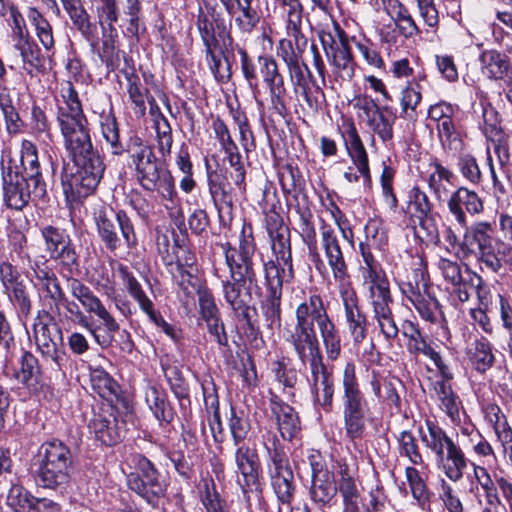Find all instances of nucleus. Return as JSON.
Listing matches in <instances>:
<instances>
[{
	"label": "nucleus",
	"instance_id": "obj_31",
	"mask_svg": "<svg viewBox=\"0 0 512 512\" xmlns=\"http://www.w3.org/2000/svg\"><path fill=\"white\" fill-rule=\"evenodd\" d=\"M363 286L372 314L392 309L394 300L386 275L374 276L372 279L364 280Z\"/></svg>",
	"mask_w": 512,
	"mask_h": 512
},
{
	"label": "nucleus",
	"instance_id": "obj_40",
	"mask_svg": "<svg viewBox=\"0 0 512 512\" xmlns=\"http://www.w3.org/2000/svg\"><path fill=\"white\" fill-rule=\"evenodd\" d=\"M145 402L159 422L166 424L172 422L174 410L164 390L155 385H149L145 390Z\"/></svg>",
	"mask_w": 512,
	"mask_h": 512
},
{
	"label": "nucleus",
	"instance_id": "obj_55",
	"mask_svg": "<svg viewBox=\"0 0 512 512\" xmlns=\"http://www.w3.org/2000/svg\"><path fill=\"white\" fill-rule=\"evenodd\" d=\"M400 457L407 458L412 465H423L424 459L416 438L409 430H403L396 438Z\"/></svg>",
	"mask_w": 512,
	"mask_h": 512
},
{
	"label": "nucleus",
	"instance_id": "obj_34",
	"mask_svg": "<svg viewBox=\"0 0 512 512\" xmlns=\"http://www.w3.org/2000/svg\"><path fill=\"white\" fill-rule=\"evenodd\" d=\"M436 461L444 475L452 482H458L463 478L469 463L464 451L456 443L443 453L442 459Z\"/></svg>",
	"mask_w": 512,
	"mask_h": 512
},
{
	"label": "nucleus",
	"instance_id": "obj_13",
	"mask_svg": "<svg viewBox=\"0 0 512 512\" xmlns=\"http://www.w3.org/2000/svg\"><path fill=\"white\" fill-rule=\"evenodd\" d=\"M400 290L424 321L436 323L442 316L439 301L430 292L423 269H414L411 276L401 282Z\"/></svg>",
	"mask_w": 512,
	"mask_h": 512
},
{
	"label": "nucleus",
	"instance_id": "obj_14",
	"mask_svg": "<svg viewBox=\"0 0 512 512\" xmlns=\"http://www.w3.org/2000/svg\"><path fill=\"white\" fill-rule=\"evenodd\" d=\"M31 281L37 290L40 301L53 313H60L61 302L65 301V292L54 270L44 257L30 262Z\"/></svg>",
	"mask_w": 512,
	"mask_h": 512
},
{
	"label": "nucleus",
	"instance_id": "obj_37",
	"mask_svg": "<svg viewBox=\"0 0 512 512\" xmlns=\"http://www.w3.org/2000/svg\"><path fill=\"white\" fill-rule=\"evenodd\" d=\"M447 379L435 381L433 389L439 401V408L443 411L451 422L456 423L460 420V408L462 402L454 392Z\"/></svg>",
	"mask_w": 512,
	"mask_h": 512
},
{
	"label": "nucleus",
	"instance_id": "obj_15",
	"mask_svg": "<svg viewBox=\"0 0 512 512\" xmlns=\"http://www.w3.org/2000/svg\"><path fill=\"white\" fill-rule=\"evenodd\" d=\"M340 133L347 155L357 169V171H354L352 167H348L343 175L345 180L349 183H356L362 177L365 183L370 184L371 174L368 153L354 121L352 119L345 120L340 128Z\"/></svg>",
	"mask_w": 512,
	"mask_h": 512
},
{
	"label": "nucleus",
	"instance_id": "obj_46",
	"mask_svg": "<svg viewBox=\"0 0 512 512\" xmlns=\"http://www.w3.org/2000/svg\"><path fill=\"white\" fill-rule=\"evenodd\" d=\"M436 130L441 148L445 154L455 156L462 150L464 142L454 120L436 125Z\"/></svg>",
	"mask_w": 512,
	"mask_h": 512
},
{
	"label": "nucleus",
	"instance_id": "obj_48",
	"mask_svg": "<svg viewBox=\"0 0 512 512\" xmlns=\"http://www.w3.org/2000/svg\"><path fill=\"white\" fill-rule=\"evenodd\" d=\"M17 379L33 389L38 390L40 367L37 358L30 352H24L20 359V368L16 373Z\"/></svg>",
	"mask_w": 512,
	"mask_h": 512
},
{
	"label": "nucleus",
	"instance_id": "obj_10",
	"mask_svg": "<svg viewBox=\"0 0 512 512\" xmlns=\"http://www.w3.org/2000/svg\"><path fill=\"white\" fill-rule=\"evenodd\" d=\"M125 464L135 471L127 475V485L148 504L157 506L165 495L166 485L160 480V475L152 462L141 454H130Z\"/></svg>",
	"mask_w": 512,
	"mask_h": 512
},
{
	"label": "nucleus",
	"instance_id": "obj_3",
	"mask_svg": "<svg viewBox=\"0 0 512 512\" xmlns=\"http://www.w3.org/2000/svg\"><path fill=\"white\" fill-rule=\"evenodd\" d=\"M297 214L299 216L301 237L308 248L309 260L317 272L325 276L328 269H330L337 289L352 285L348 266L335 229L326 222H321L319 249L316 240V229L312 222V212L307 207L298 206Z\"/></svg>",
	"mask_w": 512,
	"mask_h": 512
},
{
	"label": "nucleus",
	"instance_id": "obj_23",
	"mask_svg": "<svg viewBox=\"0 0 512 512\" xmlns=\"http://www.w3.org/2000/svg\"><path fill=\"white\" fill-rule=\"evenodd\" d=\"M433 205L428 195L419 187H413L408 193V200L404 212L411 222L426 232L428 240L437 238V228L433 223L431 212Z\"/></svg>",
	"mask_w": 512,
	"mask_h": 512
},
{
	"label": "nucleus",
	"instance_id": "obj_12",
	"mask_svg": "<svg viewBox=\"0 0 512 512\" xmlns=\"http://www.w3.org/2000/svg\"><path fill=\"white\" fill-rule=\"evenodd\" d=\"M243 227L239 246L233 247L229 242L221 244L225 255V262L229 268L232 279H248L250 285L257 284V274L253 262L256 244L251 227Z\"/></svg>",
	"mask_w": 512,
	"mask_h": 512
},
{
	"label": "nucleus",
	"instance_id": "obj_9",
	"mask_svg": "<svg viewBox=\"0 0 512 512\" xmlns=\"http://www.w3.org/2000/svg\"><path fill=\"white\" fill-rule=\"evenodd\" d=\"M93 218L98 235L109 251L115 252L121 247L117 228L127 248H134L137 245L134 225L124 210L114 212L112 208L101 205L95 209Z\"/></svg>",
	"mask_w": 512,
	"mask_h": 512
},
{
	"label": "nucleus",
	"instance_id": "obj_16",
	"mask_svg": "<svg viewBox=\"0 0 512 512\" xmlns=\"http://www.w3.org/2000/svg\"><path fill=\"white\" fill-rule=\"evenodd\" d=\"M116 272L122 282L124 289L138 304L140 310L148 316L150 321L161 328L162 331L171 339H177V332L175 328L166 322L161 314L155 310L153 301L148 297L141 283L130 271L129 267L119 263L117 265Z\"/></svg>",
	"mask_w": 512,
	"mask_h": 512
},
{
	"label": "nucleus",
	"instance_id": "obj_2",
	"mask_svg": "<svg viewBox=\"0 0 512 512\" xmlns=\"http://www.w3.org/2000/svg\"><path fill=\"white\" fill-rule=\"evenodd\" d=\"M59 97L56 121L64 147L77 167L75 173L63 182V189L67 198L80 201L96 190L103 177L105 165L93 147L88 119L78 92L70 81L61 84Z\"/></svg>",
	"mask_w": 512,
	"mask_h": 512
},
{
	"label": "nucleus",
	"instance_id": "obj_28",
	"mask_svg": "<svg viewBox=\"0 0 512 512\" xmlns=\"http://www.w3.org/2000/svg\"><path fill=\"white\" fill-rule=\"evenodd\" d=\"M20 165L19 176L33 183L35 186L34 192L38 195L47 193L46 183L40 171L37 148L29 140H23L21 143Z\"/></svg>",
	"mask_w": 512,
	"mask_h": 512
},
{
	"label": "nucleus",
	"instance_id": "obj_53",
	"mask_svg": "<svg viewBox=\"0 0 512 512\" xmlns=\"http://www.w3.org/2000/svg\"><path fill=\"white\" fill-rule=\"evenodd\" d=\"M338 490L343 499V512H360V493L354 479L346 472H341Z\"/></svg>",
	"mask_w": 512,
	"mask_h": 512
},
{
	"label": "nucleus",
	"instance_id": "obj_38",
	"mask_svg": "<svg viewBox=\"0 0 512 512\" xmlns=\"http://www.w3.org/2000/svg\"><path fill=\"white\" fill-rule=\"evenodd\" d=\"M148 103L150 105V114L153 117L154 126L157 134L158 152L165 160L166 157L169 156L171 153L173 143L171 127L167 118L161 113L160 108L158 107L156 100L153 96H150V98H148Z\"/></svg>",
	"mask_w": 512,
	"mask_h": 512
},
{
	"label": "nucleus",
	"instance_id": "obj_43",
	"mask_svg": "<svg viewBox=\"0 0 512 512\" xmlns=\"http://www.w3.org/2000/svg\"><path fill=\"white\" fill-rule=\"evenodd\" d=\"M430 166L434 170L428 175V187L438 201H444L449 193V185H452L453 173L437 161Z\"/></svg>",
	"mask_w": 512,
	"mask_h": 512
},
{
	"label": "nucleus",
	"instance_id": "obj_45",
	"mask_svg": "<svg viewBox=\"0 0 512 512\" xmlns=\"http://www.w3.org/2000/svg\"><path fill=\"white\" fill-rule=\"evenodd\" d=\"M27 18L34 27L35 34L43 48L47 52L52 51L55 47V39L53 27L48 19L36 7L28 8Z\"/></svg>",
	"mask_w": 512,
	"mask_h": 512
},
{
	"label": "nucleus",
	"instance_id": "obj_36",
	"mask_svg": "<svg viewBox=\"0 0 512 512\" xmlns=\"http://www.w3.org/2000/svg\"><path fill=\"white\" fill-rule=\"evenodd\" d=\"M265 285L268 293L282 294L284 283L294 278L293 264H282L279 261L268 260L263 263Z\"/></svg>",
	"mask_w": 512,
	"mask_h": 512
},
{
	"label": "nucleus",
	"instance_id": "obj_19",
	"mask_svg": "<svg viewBox=\"0 0 512 512\" xmlns=\"http://www.w3.org/2000/svg\"><path fill=\"white\" fill-rule=\"evenodd\" d=\"M68 288L84 308L85 312L96 315L108 334L116 333L120 326L112 314L107 310L100 298L82 281L77 278L68 279Z\"/></svg>",
	"mask_w": 512,
	"mask_h": 512
},
{
	"label": "nucleus",
	"instance_id": "obj_24",
	"mask_svg": "<svg viewBox=\"0 0 512 512\" xmlns=\"http://www.w3.org/2000/svg\"><path fill=\"white\" fill-rule=\"evenodd\" d=\"M451 216L461 228L468 225L467 214L475 216L484 211L482 198L474 190L465 186L458 187L447 200Z\"/></svg>",
	"mask_w": 512,
	"mask_h": 512
},
{
	"label": "nucleus",
	"instance_id": "obj_39",
	"mask_svg": "<svg viewBox=\"0 0 512 512\" xmlns=\"http://www.w3.org/2000/svg\"><path fill=\"white\" fill-rule=\"evenodd\" d=\"M466 355L471 366L479 373H485L495 362L492 346L485 337L470 343L466 348Z\"/></svg>",
	"mask_w": 512,
	"mask_h": 512
},
{
	"label": "nucleus",
	"instance_id": "obj_1",
	"mask_svg": "<svg viewBox=\"0 0 512 512\" xmlns=\"http://www.w3.org/2000/svg\"><path fill=\"white\" fill-rule=\"evenodd\" d=\"M315 327L319 331L328 360H337L342 350L341 336L319 294L309 295L296 307L295 322L286 323L281 330V336L301 365L310 368L309 386L314 406L331 413L334 407L335 382L324 363Z\"/></svg>",
	"mask_w": 512,
	"mask_h": 512
},
{
	"label": "nucleus",
	"instance_id": "obj_8",
	"mask_svg": "<svg viewBox=\"0 0 512 512\" xmlns=\"http://www.w3.org/2000/svg\"><path fill=\"white\" fill-rule=\"evenodd\" d=\"M266 468L271 487L281 504L290 505L295 493L294 473L283 445L274 434L265 445Z\"/></svg>",
	"mask_w": 512,
	"mask_h": 512
},
{
	"label": "nucleus",
	"instance_id": "obj_20",
	"mask_svg": "<svg viewBox=\"0 0 512 512\" xmlns=\"http://www.w3.org/2000/svg\"><path fill=\"white\" fill-rule=\"evenodd\" d=\"M33 337L42 357L51 361L54 369L60 370L66 360L61 329L55 324L37 321L33 325Z\"/></svg>",
	"mask_w": 512,
	"mask_h": 512
},
{
	"label": "nucleus",
	"instance_id": "obj_17",
	"mask_svg": "<svg viewBox=\"0 0 512 512\" xmlns=\"http://www.w3.org/2000/svg\"><path fill=\"white\" fill-rule=\"evenodd\" d=\"M344 310V320L347 331L355 345L367 338L369 321L359 304V298L353 285L338 289Z\"/></svg>",
	"mask_w": 512,
	"mask_h": 512
},
{
	"label": "nucleus",
	"instance_id": "obj_18",
	"mask_svg": "<svg viewBox=\"0 0 512 512\" xmlns=\"http://www.w3.org/2000/svg\"><path fill=\"white\" fill-rule=\"evenodd\" d=\"M236 446L234 461L237 472L242 476L240 486L247 500L251 494L259 496L261 494V484L259 480V457L256 449L246 443L234 444Z\"/></svg>",
	"mask_w": 512,
	"mask_h": 512
},
{
	"label": "nucleus",
	"instance_id": "obj_6",
	"mask_svg": "<svg viewBox=\"0 0 512 512\" xmlns=\"http://www.w3.org/2000/svg\"><path fill=\"white\" fill-rule=\"evenodd\" d=\"M340 399L345 437L355 442L364 437L366 431V415L369 405L361 389L354 361H347L341 371Z\"/></svg>",
	"mask_w": 512,
	"mask_h": 512
},
{
	"label": "nucleus",
	"instance_id": "obj_47",
	"mask_svg": "<svg viewBox=\"0 0 512 512\" xmlns=\"http://www.w3.org/2000/svg\"><path fill=\"white\" fill-rule=\"evenodd\" d=\"M276 2L285 9L287 35L298 44L299 39L302 38L303 6L300 0H276Z\"/></svg>",
	"mask_w": 512,
	"mask_h": 512
},
{
	"label": "nucleus",
	"instance_id": "obj_50",
	"mask_svg": "<svg viewBox=\"0 0 512 512\" xmlns=\"http://www.w3.org/2000/svg\"><path fill=\"white\" fill-rule=\"evenodd\" d=\"M0 110L9 133L20 131L22 121L14 105L10 90L0 82Z\"/></svg>",
	"mask_w": 512,
	"mask_h": 512
},
{
	"label": "nucleus",
	"instance_id": "obj_54",
	"mask_svg": "<svg viewBox=\"0 0 512 512\" xmlns=\"http://www.w3.org/2000/svg\"><path fill=\"white\" fill-rule=\"evenodd\" d=\"M127 82V93L133 104V111L136 116L142 117L146 113V100L150 98L149 91L141 84L137 75L127 76Z\"/></svg>",
	"mask_w": 512,
	"mask_h": 512
},
{
	"label": "nucleus",
	"instance_id": "obj_62",
	"mask_svg": "<svg viewBox=\"0 0 512 512\" xmlns=\"http://www.w3.org/2000/svg\"><path fill=\"white\" fill-rule=\"evenodd\" d=\"M281 299L282 294L268 293L266 299L262 303V312L268 322V326L273 329L281 326Z\"/></svg>",
	"mask_w": 512,
	"mask_h": 512
},
{
	"label": "nucleus",
	"instance_id": "obj_35",
	"mask_svg": "<svg viewBox=\"0 0 512 512\" xmlns=\"http://www.w3.org/2000/svg\"><path fill=\"white\" fill-rule=\"evenodd\" d=\"M71 22L82 36L92 41L96 37V25L90 20V15L84 8L82 0H59Z\"/></svg>",
	"mask_w": 512,
	"mask_h": 512
},
{
	"label": "nucleus",
	"instance_id": "obj_57",
	"mask_svg": "<svg viewBox=\"0 0 512 512\" xmlns=\"http://www.w3.org/2000/svg\"><path fill=\"white\" fill-rule=\"evenodd\" d=\"M405 478L410 488L412 497L416 500L420 507H424L429 503L430 494L425 480L420 472L413 466L405 468Z\"/></svg>",
	"mask_w": 512,
	"mask_h": 512
},
{
	"label": "nucleus",
	"instance_id": "obj_26",
	"mask_svg": "<svg viewBox=\"0 0 512 512\" xmlns=\"http://www.w3.org/2000/svg\"><path fill=\"white\" fill-rule=\"evenodd\" d=\"M251 287L248 279L222 280V292L229 307L236 317L250 323V302L252 300Z\"/></svg>",
	"mask_w": 512,
	"mask_h": 512
},
{
	"label": "nucleus",
	"instance_id": "obj_63",
	"mask_svg": "<svg viewBox=\"0 0 512 512\" xmlns=\"http://www.w3.org/2000/svg\"><path fill=\"white\" fill-rule=\"evenodd\" d=\"M421 88L416 82H409L401 92L400 106L401 115L411 117V113L415 112L417 106L421 102Z\"/></svg>",
	"mask_w": 512,
	"mask_h": 512
},
{
	"label": "nucleus",
	"instance_id": "obj_25",
	"mask_svg": "<svg viewBox=\"0 0 512 512\" xmlns=\"http://www.w3.org/2000/svg\"><path fill=\"white\" fill-rule=\"evenodd\" d=\"M310 465L312 472L309 491L311 500L320 508L331 506L338 491L333 472L329 471L322 462L314 459L310 460Z\"/></svg>",
	"mask_w": 512,
	"mask_h": 512
},
{
	"label": "nucleus",
	"instance_id": "obj_52",
	"mask_svg": "<svg viewBox=\"0 0 512 512\" xmlns=\"http://www.w3.org/2000/svg\"><path fill=\"white\" fill-rule=\"evenodd\" d=\"M116 38V30H106V28L102 26V42L98 55L101 62L111 69L117 68L120 62L119 50L116 47Z\"/></svg>",
	"mask_w": 512,
	"mask_h": 512
},
{
	"label": "nucleus",
	"instance_id": "obj_58",
	"mask_svg": "<svg viewBox=\"0 0 512 512\" xmlns=\"http://www.w3.org/2000/svg\"><path fill=\"white\" fill-rule=\"evenodd\" d=\"M90 381L92 389L101 398L109 399L116 396L118 392V384L103 369H94L90 373Z\"/></svg>",
	"mask_w": 512,
	"mask_h": 512
},
{
	"label": "nucleus",
	"instance_id": "obj_51",
	"mask_svg": "<svg viewBox=\"0 0 512 512\" xmlns=\"http://www.w3.org/2000/svg\"><path fill=\"white\" fill-rule=\"evenodd\" d=\"M61 307H64L67 313L70 315L71 319L86 329L90 335L94 338L97 344L100 346L107 345L106 340H102L100 335L98 334V327L95 326L90 320L89 317L81 310L80 305L73 300H69L65 295V301L61 302Z\"/></svg>",
	"mask_w": 512,
	"mask_h": 512
},
{
	"label": "nucleus",
	"instance_id": "obj_49",
	"mask_svg": "<svg viewBox=\"0 0 512 512\" xmlns=\"http://www.w3.org/2000/svg\"><path fill=\"white\" fill-rule=\"evenodd\" d=\"M101 133L112 155L120 156L125 152V147L120 141L119 127L116 118L112 114L101 116Z\"/></svg>",
	"mask_w": 512,
	"mask_h": 512
},
{
	"label": "nucleus",
	"instance_id": "obj_61",
	"mask_svg": "<svg viewBox=\"0 0 512 512\" xmlns=\"http://www.w3.org/2000/svg\"><path fill=\"white\" fill-rule=\"evenodd\" d=\"M396 115L392 111H382L369 125H367L374 134H376L383 143L393 139V126Z\"/></svg>",
	"mask_w": 512,
	"mask_h": 512
},
{
	"label": "nucleus",
	"instance_id": "obj_32",
	"mask_svg": "<svg viewBox=\"0 0 512 512\" xmlns=\"http://www.w3.org/2000/svg\"><path fill=\"white\" fill-rule=\"evenodd\" d=\"M481 72L492 80L511 78L512 66L507 55L495 49H487L479 56Z\"/></svg>",
	"mask_w": 512,
	"mask_h": 512
},
{
	"label": "nucleus",
	"instance_id": "obj_60",
	"mask_svg": "<svg viewBox=\"0 0 512 512\" xmlns=\"http://www.w3.org/2000/svg\"><path fill=\"white\" fill-rule=\"evenodd\" d=\"M457 168L461 176L472 185L482 182V172L477 159L470 153H463L458 157Z\"/></svg>",
	"mask_w": 512,
	"mask_h": 512
},
{
	"label": "nucleus",
	"instance_id": "obj_64",
	"mask_svg": "<svg viewBox=\"0 0 512 512\" xmlns=\"http://www.w3.org/2000/svg\"><path fill=\"white\" fill-rule=\"evenodd\" d=\"M200 497L206 512H224L220 495L212 479L203 481Z\"/></svg>",
	"mask_w": 512,
	"mask_h": 512
},
{
	"label": "nucleus",
	"instance_id": "obj_56",
	"mask_svg": "<svg viewBox=\"0 0 512 512\" xmlns=\"http://www.w3.org/2000/svg\"><path fill=\"white\" fill-rule=\"evenodd\" d=\"M485 421L493 428L497 441L512 433L506 415L496 404H487L483 408Z\"/></svg>",
	"mask_w": 512,
	"mask_h": 512
},
{
	"label": "nucleus",
	"instance_id": "obj_42",
	"mask_svg": "<svg viewBox=\"0 0 512 512\" xmlns=\"http://www.w3.org/2000/svg\"><path fill=\"white\" fill-rule=\"evenodd\" d=\"M291 82L295 93L300 94L311 109L315 108L311 97L310 81L312 79L311 71L304 63L303 59L287 66Z\"/></svg>",
	"mask_w": 512,
	"mask_h": 512
},
{
	"label": "nucleus",
	"instance_id": "obj_30",
	"mask_svg": "<svg viewBox=\"0 0 512 512\" xmlns=\"http://www.w3.org/2000/svg\"><path fill=\"white\" fill-rule=\"evenodd\" d=\"M418 434L422 444L435 455L436 459H442L443 453L455 443L447 432L431 419L425 420V427L418 428Z\"/></svg>",
	"mask_w": 512,
	"mask_h": 512
},
{
	"label": "nucleus",
	"instance_id": "obj_29",
	"mask_svg": "<svg viewBox=\"0 0 512 512\" xmlns=\"http://www.w3.org/2000/svg\"><path fill=\"white\" fill-rule=\"evenodd\" d=\"M89 430L95 438L106 446L118 443L124 436L116 416L109 412L94 414L89 422Z\"/></svg>",
	"mask_w": 512,
	"mask_h": 512
},
{
	"label": "nucleus",
	"instance_id": "obj_41",
	"mask_svg": "<svg viewBox=\"0 0 512 512\" xmlns=\"http://www.w3.org/2000/svg\"><path fill=\"white\" fill-rule=\"evenodd\" d=\"M189 261H192V258H187L185 264H182L179 260L166 263L168 271L187 297L201 290L199 279L191 271L192 262Z\"/></svg>",
	"mask_w": 512,
	"mask_h": 512
},
{
	"label": "nucleus",
	"instance_id": "obj_59",
	"mask_svg": "<svg viewBox=\"0 0 512 512\" xmlns=\"http://www.w3.org/2000/svg\"><path fill=\"white\" fill-rule=\"evenodd\" d=\"M258 0H236L241 15L235 21L242 31H251L259 22V15L255 3Z\"/></svg>",
	"mask_w": 512,
	"mask_h": 512
},
{
	"label": "nucleus",
	"instance_id": "obj_7",
	"mask_svg": "<svg viewBox=\"0 0 512 512\" xmlns=\"http://www.w3.org/2000/svg\"><path fill=\"white\" fill-rule=\"evenodd\" d=\"M132 145L129 151L136 180L144 190L158 192L167 202L165 207L172 208L176 203L177 191L170 171L161 167L151 147L139 137L133 139Z\"/></svg>",
	"mask_w": 512,
	"mask_h": 512
},
{
	"label": "nucleus",
	"instance_id": "obj_11",
	"mask_svg": "<svg viewBox=\"0 0 512 512\" xmlns=\"http://www.w3.org/2000/svg\"><path fill=\"white\" fill-rule=\"evenodd\" d=\"M319 37L333 72L342 80L350 81L354 76L355 62L346 32L334 21L332 29L321 31Z\"/></svg>",
	"mask_w": 512,
	"mask_h": 512
},
{
	"label": "nucleus",
	"instance_id": "obj_33",
	"mask_svg": "<svg viewBox=\"0 0 512 512\" xmlns=\"http://www.w3.org/2000/svg\"><path fill=\"white\" fill-rule=\"evenodd\" d=\"M13 48L19 53L23 63V69L30 75L43 72L44 57L41 49L31 39L30 36L15 39L13 41Z\"/></svg>",
	"mask_w": 512,
	"mask_h": 512
},
{
	"label": "nucleus",
	"instance_id": "obj_4",
	"mask_svg": "<svg viewBox=\"0 0 512 512\" xmlns=\"http://www.w3.org/2000/svg\"><path fill=\"white\" fill-rule=\"evenodd\" d=\"M32 474L38 487L63 494L71 486L73 455L59 439L43 442L32 459Z\"/></svg>",
	"mask_w": 512,
	"mask_h": 512
},
{
	"label": "nucleus",
	"instance_id": "obj_27",
	"mask_svg": "<svg viewBox=\"0 0 512 512\" xmlns=\"http://www.w3.org/2000/svg\"><path fill=\"white\" fill-rule=\"evenodd\" d=\"M270 409L281 437L286 441H292L301 429L297 411L276 395L270 398Z\"/></svg>",
	"mask_w": 512,
	"mask_h": 512
},
{
	"label": "nucleus",
	"instance_id": "obj_21",
	"mask_svg": "<svg viewBox=\"0 0 512 512\" xmlns=\"http://www.w3.org/2000/svg\"><path fill=\"white\" fill-rule=\"evenodd\" d=\"M41 235L45 243V250L50 258L59 262V264L72 270L78 266V256L71 239L64 230L54 226H45L41 229Z\"/></svg>",
	"mask_w": 512,
	"mask_h": 512
},
{
	"label": "nucleus",
	"instance_id": "obj_22",
	"mask_svg": "<svg viewBox=\"0 0 512 512\" xmlns=\"http://www.w3.org/2000/svg\"><path fill=\"white\" fill-rule=\"evenodd\" d=\"M3 201L5 205L17 211L22 210L31 200L43 199L46 193L40 195L34 192L35 186L32 182L21 178L18 172H3Z\"/></svg>",
	"mask_w": 512,
	"mask_h": 512
},
{
	"label": "nucleus",
	"instance_id": "obj_5",
	"mask_svg": "<svg viewBox=\"0 0 512 512\" xmlns=\"http://www.w3.org/2000/svg\"><path fill=\"white\" fill-rule=\"evenodd\" d=\"M493 234V224L488 221H477L467 226L459 252L464 259H475L482 270L484 266L493 273H499L503 264L512 265V245L495 240Z\"/></svg>",
	"mask_w": 512,
	"mask_h": 512
},
{
	"label": "nucleus",
	"instance_id": "obj_44",
	"mask_svg": "<svg viewBox=\"0 0 512 512\" xmlns=\"http://www.w3.org/2000/svg\"><path fill=\"white\" fill-rule=\"evenodd\" d=\"M10 488L7 491L5 504L13 512H31L35 496L19 483L17 478H10Z\"/></svg>",
	"mask_w": 512,
	"mask_h": 512
}]
</instances>
